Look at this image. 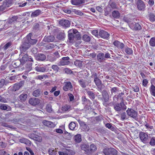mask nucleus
I'll use <instances>...</instances> for the list:
<instances>
[{"label": "nucleus", "mask_w": 155, "mask_h": 155, "mask_svg": "<svg viewBox=\"0 0 155 155\" xmlns=\"http://www.w3.org/2000/svg\"><path fill=\"white\" fill-rule=\"evenodd\" d=\"M117 90V88L115 87L112 88L110 89L111 94H112L113 93H116Z\"/></svg>", "instance_id": "338daca9"}, {"label": "nucleus", "mask_w": 155, "mask_h": 155, "mask_svg": "<svg viewBox=\"0 0 155 155\" xmlns=\"http://www.w3.org/2000/svg\"><path fill=\"white\" fill-rule=\"evenodd\" d=\"M94 81L97 86H100L102 84L101 81L99 78L94 80Z\"/></svg>", "instance_id": "603ef678"}, {"label": "nucleus", "mask_w": 155, "mask_h": 155, "mask_svg": "<svg viewBox=\"0 0 155 155\" xmlns=\"http://www.w3.org/2000/svg\"><path fill=\"white\" fill-rule=\"evenodd\" d=\"M85 0H71V3L74 5H77L85 3Z\"/></svg>", "instance_id": "393cba45"}, {"label": "nucleus", "mask_w": 155, "mask_h": 155, "mask_svg": "<svg viewBox=\"0 0 155 155\" xmlns=\"http://www.w3.org/2000/svg\"><path fill=\"white\" fill-rule=\"evenodd\" d=\"M70 58L68 57H64L62 58L61 59L58 63L59 66H64L68 65L70 63L69 61Z\"/></svg>", "instance_id": "6e6552de"}, {"label": "nucleus", "mask_w": 155, "mask_h": 155, "mask_svg": "<svg viewBox=\"0 0 155 155\" xmlns=\"http://www.w3.org/2000/svg\"><path fill=\"white\" fill-rule=\"evenodd\" d=\"M149 44L151 46H155V37L152 38L149 41Z\"/></svg>", "instance_id": "3c124183"}, {"label": "nucleus", "mask_w": 155, "mask_h": 155, "mask_svg": "<svg viewBox=\"0 0 155 155\" xmlns=\"http://www.w3.org/2000/svg\"><path fill=\"white\" fill-rule=\"evenodd\" d=\"M114 109L117 112L120 111L122 110H125L127 109V107H125L123 106H121L120 104L117 103L115 104H113Z\"/></svg>", "instance_id": "f8f14e48"}, {"label": "nucleus", "mask_w": 155, "mask_h": 155, "mask_svg": "<svg viewBox=\"0 0 155 155\" xmlns=\"http://www.w3.org/2000/svg\"><path fill=\"white\" fill-rule=\"evenodd\" d=\"M26 38L24 39L20 47L21 51H25L30 47V44Z\"/></svg>", "instance_id": "f03ea898"}, {"label": "nucleus", "mask_w": 155, "mask_h": 155, "mask_svg": "<svg viewBox=\"0 0 155 155\" xmlns=\"http://www.w3.org/2000/svg\"><path fill=\"white\" fill-rule=\"evenodd\" d=\"M55 46L53 44L49 43L48 45H47L45 46V47L47 49H51L53 48H54Z\"/></svg>", "instance_id": "bf43d9fd"}, {"label": "nucleus", "mask_w": 155, "mask_h": 155, "mask_svg": "<svg viewBox=\"0 0 155 155\" xmlns=\"http://www.w3.org/2000/svg\"><path fill=\"white\" fill-rule=\"evenodd\" d=\"M42 123L44 125L49 127H54L55 126V124L52 122L46 120H43Z\"/></svg>", "instance_id": "4be33fe9"}, {"label": "nucleus", "mask_w": 155, "mask_h": 155, "mask_svg": "<svg viewBox=\"0 0 155 155\" xmlns=\"http://www.w3.org/2000/svg\"><path fill=\"white\" fill-rule=\"evenodd\" d=\"M8 7L6 5V4L3 2V4L2 5L0 6V11H2L7 8Z\"/></svg>", "instance_id": "5fc2aeb1"}, {"label": "nucleus", "mask_w": 155, "mask_h": 155, "mask_svg": "<svg viewBox=\"0 0 155 155\" xmlns=\"http://www.w3.org/2000/svg\"><path fill=\"white\" fill-rule=\"evenodd\" d=\"M82 39L87 42H89L90 41L91 37L87 35H84L82 36Z\"/></svg>", "instance_id": "a18cd8bd"}, {"label": "nucleus", "mask_w": 155, "mask_h": 155, "mask_svg": "<svg viewBox=\"0 0 155 155\" xmlns=\"http://www.w3.org/2000/svg\"><path fill=\"white\" fill-rule=\"evenodd\" d=\"M138 9L140 11H144L145 9L146 6L144 2L141 0H138L136 3Z\"/></svg>", "instance_id": "423d86ee"}, {"label": "nucleus", "mask_w": 155, "mask_h": 155, "mask_svg": "<svg viewBox=\"0 0 155 155\" xmlns=\"http://www.w3.org/2000/svg\"><path fill=\"white\" fill-rule=\"evenodd\" d=\"M65 37V34L64 31L58 33L57 35L56 38L59 40L63 41Z\"/></svg>", "instance_id": "b1692460"}, {"label": "nucleus", "mask_w": 155, "mask_h": 155, "mask_svg": "<svg viewBox=\"0 0 155 155\" xmlns=\"http://www.w3.org/2000/svg\"><path fill=\"white\" fill-rule=\"evenodd\" d=\"M21 56L22 57L21 58H20V60L21 62V64L23 65L28 60L29 61L33 62V58L31 57H28V55L27 54H24L23 55H22L21 54Z\"/></svg>", "instance_id": "20e7f679"}, {"label": "nucleus", "mask_w": 155, "mask_h": 155, "mask_svg": "<svg viewBox=\"0 0 155 155\" xmlns=\"http://www.w3.org/2000/svg\"><path fill=\"white\" fill-rule=\"evenodd\" d=\"M63 71L65 73L68 74H70L72 73V71L71 70L68 68H66L64 69Z\"/></svg>", "instance_id": "6e6d98bb"}, {"label": "nucleus", "mask_w": 155, "mask_h": 155, "mask_svg": "<svg viewBox=\"0 0 155 155\" xmlns=\"http://www.w3.org/2000/svg\"><path fill=\"white\" fill-rule=\"evenodd\" d=\"M35 70L38 72H44L46 70V68L44 67L37 66L35 68Z\"/></svg>", "instance_id": "4c0bfd02"}, {"label": "nucleus", "mask_w": 155, "mask_h": 155, "mask_svg": "<svg viewBox=\"0 0 155 155\" xmlns=\"http://www.w3.org/2000/svg\"><path fill=\"white\" fill-rule=\"evenodd\" d=\"M28 137L30 138L39 142H41L42 140L41 137L36 135L33 133L28 134Z\"/></svg>", "instance_id": "9b49d317"}, {"label": "nucleus", "mask_w": 155, "mask_h": 155, "mask_svg": "<svg viewBox=\"0 0 155 155\" xmlns=\"http://www.w3.org/2000/svg\"><path fill=\"white\" fill-rule=\"evenodd\" d=\"M54 40V37L53 36H48L47 37H45L44 39V41L46 42H51L53 41Z\"/></svg>", "instance_id": "bb28decb"}, {"label": "nucleus", "mask_w": 155, "mask_h": 155, "mask_svg": "<svg viewBox=\"0 0 155 155\" xmlns=\"http://www.w3.org/2000/svg\"><path fill=\"white\" fill-rule=\"evenodd\" d=\"M148 17L150 21L151 22H153L155 21V15L153 12H148Z\"/></svg>", "instance_id": "c85d7f7f"}, {"label": "nucleus", "mask_w": 155, "mask_h": 155, "mask_svg": "<svg viewBox=\"0 0 155 155\" xmlns=\"http://www.w3.org/2000/svg\"><path fill=\"white\" fill-rule=\"evenodd\" d=\"M64 86L63 87V89L65 91L70 90L71 91H73V87L70 81L65 82L64 83Z\"/></svg>", "instance_id": "1a4fd4ad"}, {"label": "nucleus", "mask_w": 155, "mask_h": 155, "mask_svg": "<svg viewBox=\"0 0 155 155\" xmlns=\"http://www.w3.org/2000/svg\"><path fill=\"white\" fill-rule=\"evenodd\" d=\"M97 60L99 62H103L105 61L104 53L102 52L98 53L97 55Z\"/></svg>", "instance_id": "aec40b11"}, {"label": "nucleus", "mask_w": 155, "mask_h": 155, "mask_svg": "<svg viewBox=\"0 0 155 155\" xmlns=\"http://www.w3.org/2000/svg\"><path fill=\"white\" fill-rule=\"evenodd\" d=\"M150 91L151 94L153 96L155 97V86L152 84L150 88Z\"/></svg>", "instance_id": "79ce46f5"}, {"label": "nucleus", "mask_w": 155, "mask_h": 155, "mask_svg": "<svg viewBox=\"0 0 155 155\" xmlns=\"http://www.w3.org/2000/svg\"><path fill=\"white\" fill-rule=\"evenodd\" d=\"M110 5L111 7L113 9L115 8H117V6L116 3L114 2H111L110 3Z\"/></svg>", "instance_id": "69168bd1"}, {"label": "nucleus", "mask_w": 155, "mask_h": 155, "mask_svg": "<svg viewBox=\"0 0 155 155\" xmlns=\"http://www.w3.org/2000/svg\"><path fill=\"white\" fill-rule=\"evenodd\" d=\"M129 26L131 29L135 30H139L141 29V26L138 23H136L134 25L133 23L129 25Z\"/></svg>", "instance_id": "6ab92c4d"}, {"label": "nucleus", "mask_w": 155, "mask_h": 155, "mask_svg": "<svg viewBox=\"0 0 155 155\" xmlns=\"http://www.w3.org/2000/svg\"><path fill=\"white\" fill-rule=\"evenodd\" d=\"M97 150V148L95 145L93 144H91L89 147L88 150L87 151V154L88 155H91L93 153Z\"/></svg>", "instance_id": "ddd939ff"}, {"label": "nucleus", "mask_w": 155, "mask_h": 155, "mask_svg": "<svg viewBox=\"0 0 155 155\" xmlns=\"http://www.w3.org/2000/svg\"><path fill=\"white\" fill-rule=\"evenodd\" d=\"M18 18L17 16H14L11 18L8 19L5 23V29L9 27L12 23L16 21Z\"/></svg>", "instance_id": "0eeeda50"}, {"label": "nucleus", "mask_w": 155, "mask_h": 155, "mask_svg": "<svg viewBox=\"0 0 155 155\" xmlns=\"http://www.w3.org/2000/svg\"><path fill=\"white\" fill-rule=\"evenodd\" d=\"M68 95L69 97V100L70 101H71L74 100V97L72 94L69 93Z\"/></svg>", "instance_id": "774afa93"}, {"label": "nucleus", "mask_w": 155, "mask_h": 155, "mask_svg": "<svg viewBox=\"0 0 155 155\" xmlns=\"http://www.w3.org/2000/svg\"><path fill=\"white\" fill-rule=\"evenodd\" d=\"M81 150H84L85 153L87 154V150H88L89 146L86 144H83L81 145Z\"/></svg>", "instance_id": "58836bf2"}, {"label": "nucleus", "mask_w": 155, "mask_h": 155, "mask_svg": "<svg viewBox=\"0 0 155 155\" xmlns=\"http://www.w3.org/2000/svg\"><path fill=\"white\" fill-rule=\"evenodd\" d=\"M78 83L82 87L85 88L86 87V80L81 79L78 81Z\"/></svg>", "instance_id": "2f4dec72"}, {"label": "nucleus", "mask_w": 155, "mask_h": 155, "mask_svg": "<svg viewBox=\"0 0 155 155\" xmlns=\"http://www.w3.org/2000/svg\"><path fill=\"white\" fill-rule=\"evenodd\" d=\"M27 97V95L26 94H22L19 96V98L21 101H25Z\"/></svg>", "instance_id": "37998d69"}, {"label": "nucleus", "mask_w": 155, "mask_h": 155, "mask_svg": "<svg viewBox=\"0 0 155 155\" xmlns=\"http://www.w3.org/2000/svg\"><path fill=\"white\" fill-rule=\"evenodd\" d=\"M103 153L105 155H119L117 151L113 148H106L103 150Z\"/></svg>", "instance_id": "f257e3e1"}, {"label": "nucleus", "mask_w": 155, "mask_h": 155, "mask_svg": "<svg viewBox=\"0 0 155 155\" xmlns=\"http://www.w3.org/2000/svg\"><path fill=\"white\" fill-rule=\"evenodd\" d=\"M83 61L77 60L74 62V65L79 68H81L83 66Z\"/></svg>", "instance_id": "f704fd0d"}, {"label": "nucleus", "mask_w": 155, "mask_h": 155, "mask_svg": "<svg viewBox=\"0 0 155 155\" xmlns=\"http://www.w3.org/2000/svg\"><path fill=\"white\" fill-rule=\"evenodd\" d=\"M112 16L114 18H119L120 16V14L118 11H114L112 12Z\"/></svg>", "instance_id": "49530a36"}, {"label": "nucleus", "mask_w": 155, "mask_h": 155, "mask_svg": "<svg viewBox=\"0 0 155 155\" xmlns=\"http://www.w3.org/2000/svg\"><path fill=\"white\" fill-rule=\"evenodd\" d=\"M127 118V115L125 112H124L121 114V120H124Z\"/></svg>", "instance_id": "052dcab7"}, {"label": "nucleus", "mask_w": 155, "mask_h": 155, "mask_svg": "<svg viewBox=\"0 0 155 155\" xmlns=\"http://www.w3.org/2000/svg\"><path fill=\"white\" fill-rule=\"evenodd\" d=\"M28 102L30 104L35 106L39 104L40 100L37 98H31L29 99Z\"/></svg>", "instance_id": "a211bd4d"}, {"label": "nucleus", "mask_w": 155, "mask_h": 155, "mask_svg": "<svg viewBox=\"0 0 155 155\" xmlns=\"http://www.w3.org/2000/svg\"><path fill=\"white\" fill-rule=\"evenodd\" d=\"M41 93V90L39 89H37L34 91L33 93V95L35 97H38L40 96Z\"/></svg>", "instance_id": "a19ab883"}, {"label": "nucleus", "mask_w": 155, "mask_h": 155, "mask_svg": "<svg viewBox=\"0 0 155 155\" xmlns=\"http://www.w3.org/2000/svg\"><path fill=\"white\" fill-rule=\"evenodd\" d=\"M71 109L72 107L70 105L67 104L64 105L62 107V110L64 112L69 111Z\"/></svg>", "instance_id": "473e14b6"}, {"label": "nucleus", "mask_w": 155, "mask_h": 155, "mask_svg": "<svg viewBox=\"0 0 155 155\" xmlns=\"http://www.w3.org/2000/svg\"><path fill=\"white\" fill-rule=\"evenodd\" d=\"M74 141L77 143H80L82 140L81 135L80 134H77L74 136Z\"/></svg>", "instance_id": "72a5a7b5"}, {"label": "nucleus", "mask_w": 155, "mask_h": 155, "mask_svg": "<svg viewBox=\"0 0 155 155\" xmlns=\"http://www.w3.org/2000/svg\"><path fill=\"white\" fill-rule=\"evenodd\" d=\"M32 35L31 34L29 33L26 36V38L28 41V42L30 44V45H32L35 44L37 41V40L35 39H32L31 38Z\"/></svg>", "instance_id": "f3484780"}, {"label": "nucleus", "mask_w": 155, "mask_h": 155, "mask_svg": "<svg viewBox=\"0 0 155 155\" xmlns=\"http://www.w3.org/2000/svg\"><path fill=\"white\" fill-rule=\"evenodd\" d=\"M76 125L75 123L74 122H71L69 124V128L71 130H75Z\"/></svg>", "instance_id": "de8ad7c7"}, {"label": "nucleus", "mask_w": 155, "mask_h": 155, "mask_svg": "<svg viewBox=\"0 0 155 155\" xmlns=\"http://www.w3.org/2000/svg\"><path fill=\"white\" fill-rule=\"evenodd\" d=\"M102 98L105 102H107L109 99L108 94L106 90H103L102 93Z\"/></svg>", "instance_id": "5701e85b"}, {"label": "nucleus", "mask_w": 155, "mask_h": 155, "mask_svg": "<svg viewBox=\"0 0 155 155\" xmlns=\"http://www.w3.org/2000/svg\"><path fill=\"white\" fill-rule=\"evenodd\" d=\"M21 64V61L20 60H17L14 62L13 66L14 67L16 68L19 67Z\"/></svg>", "instance_id": "864d4df0"}, {"label": "nucleus", "mask_w": 155, "mask_h": 155, "mask_svg": "<svg viewBox=\"0 0 155 155\" xmlns=\"http://www.w3.org/2000/svg\"><path fill=\"white\" fill-rule=\"evenodd\" d=\"M78 121L82 128L84 130H88V126L84 122L82 121L79 119L78 120Z\"/></svg>", "instance_id": "cd10ccee"}, {"label": "nucleus", "mask_w": 155, "mask_h": 155, "mask_svg": "<svg viewBox=\"0 0 155 155\" xmlns=\"http://www.w3.org/2000/svg\"><path fill=\"white\" fill-rule=\"evenodd\" d=\"M0 109L2 110H6L8 109L7 106L4 104H0Z\"/></svg>", "instance_id": "4d7b16f0"}, {"label": "nucleus", "mask_w": 155, "mask_h": 155, "mask_svg": "<svg viewBox=\"0 0 155 155\" xmlns=\"http://www.w3.org/2000/svg\"><path fill=\"white\" fill-rule=\"evenodd\" d=\"M8 83V82H6L4 79H1L0 81V89L3 87L4 85H6Z\"/></svg>", "instance_id": "c03bdc74"}, {"label": "nucleus", "mask_w": 155, "mask_h": 155, "mask_svg": "<svg viewBox=\"0 0 155 155\" xmlns=\"http://www.w3.org/2000/svg\"><path fill=\"white\" fill-rule=\"evenodd\" d=\"M71 150H70L65 149L62 151H59L58 153L59 155H68Z\"/></svg>", "instance_id": "c756f323"}, {"label": "nucleus", "mask_w": 155, "mask_h": 155, "mask_svg": "<svg viewBox=\"0 0 155 155\" xmlns=\"http://www.w3.org/2000/svg\"><path fill=\"white\" fill-rule=\"evenodd\" d=\"M150 144L152 146H155V137H152L150 139L149 142Z\"/></svg>", "instance_id": "13d9d810"}, {"label": "nucleus", "mask_w": 155, "mask_h": 155, "mask_svg": "<svg viewBox=\"0 0 155 155\" xmlns=\"http://www.w3.org/2000/svg\"><path fill=\"white\" fill-rule=\"evenodd\" d=\"M32 63H30L28 62L26 64L25 69L26 71H25V73H27L31 70L32 69ZM25 74V73L24 74Z\"/></svg>", "instance_id": "7c9ffc66"}, {"label": "nucleus", "mask_w": 155, "mask_h": 155, "mask_svg": "<svg viewBox=\"0 0 155 155\" xmlns=\"http://www.w3.org/2000/svg\"><path fill=\"white\" fill-rule=\"evenodd\" d=\"M125 51L127 54L129 55L132 54L133 53L132 49L127 47L125 48Z\"/></svg>", "instance_id": "09e8293b"}, {"label": "nucleus", "mask_w": 155, "mask_h": 155, "mask_svg": "<svg viewBox=\"0 0 155 155\" xmlns=\"http://www.w3.org/2000/svg\"><path fill=\"white\" fill-rule=\"evenodd\" d=\"M46 108L47 111L49 113H51L52 111L51 107L50 105H47Z\"/></svg>", "instance_id": "680f3d73"}, {"label": "nucleus", "mask_w": 155, "mask_h": 155, "mask_svg": "<svg viewBox=\"0 0 155 155\" xmlns=\"http://www.w3.org/2000/svg\"><path fill=\"white\" fill-rule=\"evenodd\" d=\"M139 137L141 140L144 143H146L149 142L150 137L147 133L144 132H141L139 134Z\"/></svg>", "instance_id": "7ed1b4c3"}, {"label": "nucleus", "mask_w": 155, "mask_h": 155, "mask_svg": "<svg viewBox=\"0 0 155 155\" xmlns=\"http://www.w3.org/2000/svg\"><path fill=\"white\" fill-rule=\"evenodd\" d=\"M113 45L118 48L122 49L124 47V45L118 41H115L113 42Z\"/></svg>", "instance_id": "412c9836"}, {"label": "nucleus", "mask_w": 155, "mask_h": 155, "mask_svg": "<svg viewBox=\"0 0 155 155\" xmlns=\"http://www.w3.org/2000/svg\"><path fill=\"white\" fill-rule=\"evenodd\" d=\"M59 23L61 25L65 28L69 27L71 24L68 20L64 19H62L60 20L59 21Z\"/></svg>", "instance_id": "4468645a"}, {"label": "nucleus", "mask_w": 155, "mask_h": 155, "mask_svg": "<svg viewBox=\"0 0 155 155\" xmlns=\"http://www.w3.org/2000/svg\"><path fill=\"white\" fill-rule=\"evenodd\" d=\"M99 35L101 38L106 39H107L109 36V35L107 32L102 30L100 31Z\"/></svg>", "instance_id": "2eb2a0df"}, {"label": "nucleus", "mask_w": 155, "mask_h": 155, "mask_svg": "<svg viewBox=\"0 0 155 155\" xmlns=\"http://www.w3.org/2000/svg\"><path fill=\"white\" fill-rule=\"evenodd\" d=\"M48 153L49 155H55L57 153L56 151L54 150L53 148L49 149Z\"/></svg>", "instance_id": "8fccbe9b"}, {"label": "nucleus", "mask_w": 155, "mask_h": 155, "mask_svg": "<svg viewBox=\"0 0 155 155\" xmlns=\"http://www.w3.org/2000/svg\"><path fill=\"white\" fill-rule=\"evenodd\" d=\"M42 13L41 11L38 9L32 13L31 16L32 18L35 17L41 14Z\"/></svg>", "instance_id": "a878e982"}, {"label": "nucleus", "mask_w": 155, "mask_h": 155, "mask_svg": "<svg viewBox=\"0 0 155 155\" xmlns=\"http://www.w3.org/2000/svg\"><path fill=\"white\" fill-rule=\"evenodd\" d=\"M11 44L10 42H8L4 46L3 48L4 50L7 49L11 45Z\"/></svg>", "instance_id": "0e129e2a"}, {"label": "nucleus", "mask_w": 155, "mask_h": 155, "mask_svg": "<svg viewBox=\"0 0 155 155\" xmlns=\"http://www.w3.org/2000/svg\"><path fill=\"white\" fill-rule=\"evenodd\" d=\"M51 68L55 72H58L59 70V68L57 65H53L51 67Z\"/></svg>", "instance_id": "e2e57ef3"}, {"label": "nucleus", "mask_w": 155, "mask_h": 155, "mask_svg": "<svg viewBox=\"0 0 155 155\" xmlns=\"http://www.w3.org/2000/svg\"><path fill=\"white\" fill-rule=\"evenodd\" d=\"M128 115L136 120L137 119V113L132 109L128 108L126 111Z\"/></svg>", "instance_id": "39448f33"}, {"label": "nucleus", "mask_w": 155, "mask_h": 155, "mask_svg": "<svg viewBox=\"0 0 155 155\" xmlns=\"http://www.w3.org/2000/svg\"><path fill=\"white\" fill-rule=\"evenodd\" d=\"M35 58L37 60L39 61H43L46 59V56L42 53L38 54L35 56Z\"/></svg>", "instance_id": "dca6fc26"}, {"label": "nucleus", "mask_w": 155, "mask_h": 155, "mask_svg": "<svg viewBox=\"0 0 155 155\" xmlns=\"http://www.w3.org/2000/svg\"><path fill=\"white\" fill-rule=\"evenodd\" d=\"M68 38L70 41V42H72L73 41L75 37V35L74 34H72L69 31H68Z\"/></svg>", "instance_id": "e433bc0d"}, {"label": "nucleus", "mask_w": 155, "mask_h": 155, "mask_svg": "<svg viewBox=\"0 0 155 155\" xmlns=\"http://www.w3.org/2000/svg\"><path fill=\"white\" fill-rule=\"evenodd\" d=\"M87 92L89 97L91 99L94 100L95 98V94L93 92L91 91H87Z\"/></svg>", "instance_id": "c9c22d12"}, {"label": "nucleus", "mask_w": 155, "mask_h": 155, "mask_svg": "<svg viewBox=\"0 0 155 155\" xmlns=\"http://www.w3.org/2000/svg\"><path fill=\"white\" fill-rule=\"evenodd\" d=\"M25 83V81H22L18 83H17L14 85L13 88L12 89V91H16L18 90L20 88L22 87Z\"/></svg>", "instance_id": "9d476101"}, {"label": "nucleus", "mask_w": 155, "mask_h": 155, "mask_svg": "<svg viewBox=\"0 0 155 155\" xmlns=\"http://www.w3.org/2000/svg\"><path fill=\"white\" fill-rule=\"evenodd\" d=\"M14 1V0H4V2L8 8L13 4Z\"/></svg>", "instance_id": "ea45409f"}]
</instances>
